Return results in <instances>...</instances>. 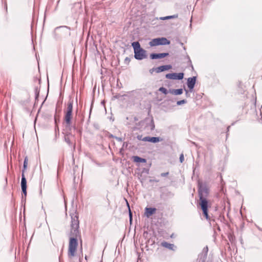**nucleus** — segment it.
<instances>
[{
  "instance_id": "nucleus-13",
  "label": "nucleus",
  "mask_w": 262,
  "mask_h": 262,
  "mask_svg": "<svg viewBox=\"0 0 262 262\" xmlns=\"http://www.w3.org/2000/svg\"><path fill=\"white\" fill-rule=\"evenodd\" d=\"M144 141L145 142H150L152 143H156L160 141V138L159 137H144Z\"/></svg>"
},
{
  "instance_id": "nucleus-12",
  "label": "nucleus",
  "mask_w": 262,
  "mask_h": 262,
  "mask_svg": "<svg viewBox=\"0 0 262 262\" xmlns=\"http://www.w3.org/2000/svg\"><path fill=\"white\" fill-rule=\"evenodd\" d=\"M145 215L147 217H149L152 214L155 213L156 211L155 208H148L146 207L145 209Z\"/></svg>"
},
{
  "instance_id": "nucleus-21",
  "label": "nucleus",
  "mask_w": 262,
  "mask_h": 262,
  "mask_svg": "<svg viewBox=\"0 0 262 262\" xmlns=\"http://www.w3.org/2000/svg\"><path fill=\"white\" fill-rule=\"evenodd\" d=\"M159 91L165 95L168 93L167 89L164 87L160 88Z\"/></svg>"
},
{
  "instance_id": "nucleus-17",
  "label": "nucleus",
  "mask_w": 262,
  "mask_h": 262,
  "mask_svg": "<svg viewBox=\"0 0 262 262\" xmlns=\"http://www.w3.org/2000/svg\"><path fill=\"white\" fill-rule=\"evenodd\" d=\"M178 17V15H170V16H167L165 17H160V20H166L170 18H177Z\"/></svg>"
},
{
  "instance_id": "nucleus-27",
  "label": "nucleus",
  "mask_w": 262,
  "mask_h": 262,
  "mask_svg": "<svg viewBox=\"0 0 262 262\" xmlns=\"http://www.w3.org/2000/svg\"><path fill=\"white\" fill-rule=\"evenodd\" d=\"M168 174V172H166V173H161V176L162 177H166V176H167Z\"/></svg>"
},
{
  "instance_id": "nucleus-24",
  "label": "nucleus",
  "mask_w": 262,
  "mask_h": 262,
  "mask_svg": "<svg viewBox=\"0 0 262 262\" xmlns=\"http://www.w3.org/2000/svg\"><path fill=\"white\" fill-rule=\"evenodd\" d=\"M184 160V156H183V154H182L180 156V161L181 163H182Z\"/></svg>"
},
{
  "instance_id": "nucleus-6",
  "label": "nucleus",
  "mask_w": 262,
  "mask_h": 262,
  "mask_svg": "<svg viewBox=\"0 0 262 262\" xmlns=\"http://www.w3.org/2000/svg\"><path fill=\"white\" fill-rule=\"evenodd\" d=\"M73 111V103L70 102L68 104L67 111L65 115V122L70 126L71 124L72 114Z\"/></svg>"
},
{
  "instance_id": "nucleus-7",
  "label": "nucleus",
  "mask_w": 262,
  "mask_h": 262,
  "mask_svg": "<svg viewBox=\"0 0 262 262\" xmlns=\"http://www.w3.org/2000/svg\"><path fill=\"white\" fill-rule=\"evenodd\" d=\"M196 82V77L193 76L192 77L188 78L187 79V86L189 88L190 92H192Z\"/></svg>"
},
{
  "instance_id": "nucleus-20",
  "label": "nucleus",
  "mask_w": 262,
  "mask_h": 262,
  "mask_svg": "<svg viewBox=\"0 0 262 262\" xmlns=\"http://www.w3.org/2000/svg\"><path fill=\"white\" fill-rule=\"evenodd\" d=\"M184 74L183 73H176V79L181 80L183 78Z\"/></svg>"
},
{
  "instance_id": "nucleus-1",
  "label": "nucleus",
  "mask_w": 262,
  "mask_h": 262,
  "mask_svg": "<svg viewBox=\"0 0 262 262\" xmlns=\"http://www.w3.org/2000/svg\"><path fill=\"white\" fill-rule=\"evenodd\" d=\"M199 198L201 201L200 205L204 215L207 220H209L208 214V201L206 198L208 194V189L204 186L200 185L199 189Z\"/></svg>"
},
{
  "instance_id": "nucleus-11",
  "label": "nucleus",
  "mask_w": 262,
  "mask_h": 262,
  "mask_svg": "<svg viewBox=\"0 0 262 262\" xmlns=\"http://www.w3.org/2000/svg\"><path fill=\"white\" fill-rule=\"evenodd\" d=\"M171 67H172L171 65L162 66H160V67L156 68L155 71L157 73H159L162 72L166 71V70H168L170 69L171 68Z\"/></svg>"
},
{
  "instance_id": "nucleus-29",
  "label": "nucleus",
  "mask_w": 262,
  "mask_h": 262,
  "mask_svg": "<svg viewBox=\"0 0 262 262\" xmlns=\"http://www.w3.org/2000/svg\"><path fill=\"white\" fill-rule=\"evenodd\" d=\"M129 217H130V221L131 222V221H132V213H131L130 211H129Z\"/></svg>"
},
{
  "instance_id": "nucleus-10",
  "label": "nucleus",
  "mask_w": 262,
  "mask_h": 262,
  "mask_svg": "<svg viewBox=\"0 0 262 262\" xmlns=\"http://www.w3.org/2000/svg\"><path fill=\"white\" fill-rule=\"evenodd\" d=\"M168 55V53H159V54H156V53H152L150 54V57L151 59H158V58H162L163 57H165Z\"/></svg>"
},
{
  "instance_id": "nucleus-5",
  "label": "nucleus",
  "mask_w": 262,
  "mask_h": 262,
  "mask_svg": "<svg viewBox=\"0 0 262 262\" xmlns=\"http://www.w3.org/2000/svg\"><path fill=\"white\" fill-rule=\"evenodd\" d=\"M71 233L73 235H77L78 232V228H79V221L78 217L75 216L74 217L72 216V221H71Z\"/></svg>"
},
{
  "instance_id": "nucleus-26",
  "label": "nucleus",
  "mask_w": 262,
  "mask_h": 262,
  "mask_svg": "<svg viewBox=\"0 0 262 262\" xmlns=\"http://www.w3.org/2000/svg\"><path fill=\"white\" fill-rule=\"evenodd\" d=\"M137 139L139 140H141V141H144V138H142V136L141 135H138L137 136Z\"/></svg>"
},
{
  "instance_id": "nucleus-2",
  "label": "nucleus",
  "mask_w": 262,
  "mask_h": 262,
  "mask_svg": "<svg viewBox=\"0 0 262 262\" xmlns=\"http://www.w3.org/2000/svg\"><path fill=\"white\" fill-rule=\"evenodd\" d=\"M132 46L134 50V57L136 59L142 60L146 57V51L141 48L139 42H133Z\"/></svg>"
},
{
  "instance_id": "nucleus-19",
  "label": "nucleus",
  "mask_w": 262,
  "mask_h": 262,
  "mask_svg": "<svg viewBox=\"0 0 262 262\" xmlns=\"http://www.w3.org/2000/svg\"><path fill=\"white\" fill-rule=\"evenodd\" d=\"M173 93L175 95H181L183 93V89H179L174 90L173 91Z\"/></svg>"
},
{
  "instance_id": "nucleus-15",
  "label": "nucleus",
  "mask_w": 262,
  "mask_h": 262,
  "mask_svg": "<svg viewBox=\"0 0 262 262\" xmlns=\"http://www.w3.org/2000/svg\"><path fill=\"white\" fill-rule=\"evenodd\" d=\"M133 160H134V161L135 162H142V163L146 162V160L145 159L141 158L138 156H134Z\"/></svg>"
},
{
  "instance_id": "nucleus-23",
  "label": "nucleus",
  "mask_w": 262,
  "mask_h": 262,
  "mask_svg": "<svg viewBox=\"0 0 262 262\" xmlns=\"http://www.w3.org/2000/svg\"><path fill=\"white\" fill-rule=\"evenodd\" d=\"M186 102V101L185 100H182L177 101V104L178 105H180L182 104L185 103Z\"/></svg>"
},
{
  "instance_id": "nucleus-16",
  "label": "nucleus",
  "mask_w": 262,
  "mask_h": 262,
  "mask_svg": "<svg viewBox=\"0 0 262 262\" xmlns=\"http://www.w3.org/2000/svg\"><path fill=\"white\" fill-rule=\"evenodd\" d=\"M176 73H169L166 75V78L169 79H176Z\"/></svg>"
},
{
  "instance_id": "nucleus-14",
  "label": "nucleus",
  "mask_w": 262,
  "mask_h": 262,
  "mask_svg": "<svg viewBox=\"0 0 262 262\" xmlns=\"http://www.w3.org/2000/svg\"><path fill=\"white\" fill-rule=\"evenodd\" d=\"M161 245L167 248V249H168L169 250H175V249H176V246L172 244H169V243H168L167 242H163L161 243Z\"/></svg>"
},
{
  "instance_id": "nucleus-4",
  "label": "nucleus",
  "mask_w": 262,
  "mask_h": 262,
  "mask_svg": "<svg viewBox=\"0 0 262 262\" xmlns=\"http://www.w3.org/2000/svg\"><path fill=\"white\" fill-rule=\"evenodd\" d=\"M170 44V41L165 37L157 38L152 39L149 43L150 47L159 45H167Z\"/></svg>"
},
{
  "instance_id": "nucleus-3",
  "label": "nucleus",
  "mask_w": 262,
  "mask_h": 262,
  "mask_svg": "<svg viewBox=\"0 0 262 262\" xmlns=\"http://www.w3.org/2000/svg\"><path fill=\"white\" fill-rule=\"evenodd\" d=\"M77 246V239L75 237H70L68 250V256L69 257H72L75 256Z\"/></svg>"
},
{
  "instance_id": "nucleus-8",
  "label": "nucleus",
  "mask_w": 262,
  "mask_h": 262,
  "mask_svg": "<svg viewBox=\"0 0 262 262\" xmlns=\"http://www.w3.org/2000/svg\"><path fill=\"white\" fill-rule=\"evenodd\" d=\"M21 187L23 193L25 196L27 195V181L25 177L24 174L23 173L21 176Z\"/></svg>"
},
{
  "instance_id": "nucleus-9",
  "label": "nucleus",
  "mask_w": 262,
  "mask_h": 262,
  "mask_svg": "<svg viewBox=\"0 0 262 262\" xmlns=\"http://www.w3.org/2000/svg\"><path fill=\"white\" fill-rule=\"evenodd\" d=\"M58 30H60L61 32L64 34L66 35L70 36V28L66 26H61L59 27H57L55 29V31Z\"/></svg>"
},
{
  "instance_id": "nucleus-30",
  "label": "nucleus",
  "mask_w": 262,
  "mask_h": 262,
  "mask_svg": "<svg viewBox=\"0 0 262 262\" xmlns=\"http://www.w3.org/2000/svg\"><path fill=\"white\" fill-rule=\"evenodd\" d=\"M186 91V93L187 94L188 93V91L187 90H185Z\"/></svg>"
},
{
  "instance_id": "nucleus-25",
  "label": "nucleus",
  "mask_w": 262,
  "mask_h": 262,
  "mask_svg": "<svg viewBox=\"0 0 262 262\" xmlns=\"http://www.w3.org/2000/svg\"><path fill=\"white\" fill-rule=\"evenodd\" d=\"M27 158H26L25 160H24V168H25L27 167Z\"/></svg>"
},
{
  "instance_id": "nucleus-28",
  "label": "nucleus",
  "mask_w": 262,
  "mask_h": 262,
  "mask_svg": "<svg viewBox=\"0 0 262 262\" xmlns=\"http://www.w3.org/2000/svg\"><path fill=\"white\" fill-rule=\"evenodd\" d=\"M155 69L156 68H152V69H151L150 70H149V72L151 73V74H152V73L155 71Z\"/></svg>"
},
{
  "instance_id": "nucleus-18",
  "label": "nucleus",
  "mask_w": 262,
  "mask_h": 262,
  "mask_svg": "<svg viewBox=\"0 0 262 262\" xmlns=\"http://www.w3.org/2000/svg\"><path fill=\"white\" fill-rule=\"evenodd\" d=\"M64 140L69 145H70V146L72 145V143L71 141L70 136L69 135L65 136Z\"/></svg>"
},
{
  "instance_id": "nucleus-22",
  "label": "nucleus",
  "mask_w": 262,
  "mask_h": 262,
  "mask_svg": "<svg viewBox=\"0 0 262 262\" xmlns=\"http://www.w3.org/2000/svg\"><path fill=\"white\" fill-rule=\"evenodd\" d=\"M208 250V249L207 246L204 248L203 251V252H204V257H206Z\"/></svg>"
}]
</instances>
